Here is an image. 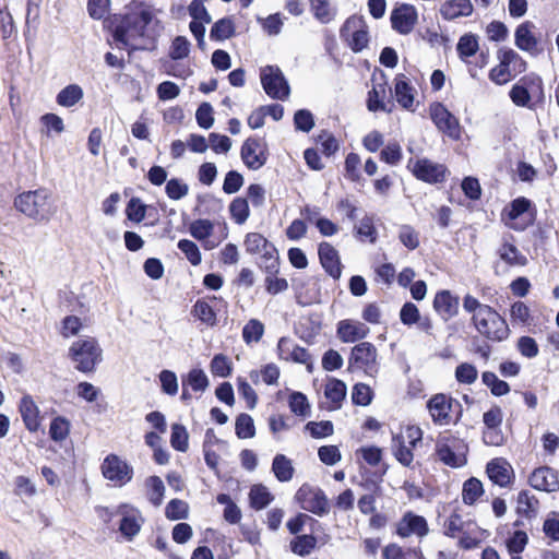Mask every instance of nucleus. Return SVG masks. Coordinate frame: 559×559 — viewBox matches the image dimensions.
Listing matches in <instances>:
<instances>
[{
    "instance_id": "1",
    "label": "nucleus",
    "mask_w": 559,
    "mask_h": 559,
    "mask_svg": "<svg viewBox=\"0 0 559 559\" xmlns=\"http://www.w3.org/2000/svg\"><path fill=\"white\" fill-rule=\"evenodd\" d=\"M153 21V12L142 1L133 0L122 14H114L106 21L114 40L122 47L129 46V40L146 39V28Z\"/></svg>"
},
{
    "instance_id": "2",
    "label": "nucleus",
    "mask_w": 559,
    "mask_h": 559,
    "mask_svg": "<svg viewBox=\"0 0 559 559\" xmlns=\"http://www.w3.org/2000/svg\"><path fill=\"white\" fill-rule=\"evenodd\" d=\"M463 309L472 314V325L487 341L501 343L509 338L510 328L493 307L481 304L476 297L466 294L463 298Z\"/></svg>"
},
{
    "instance_id": "3",
    "label": "nucleus",
    "mask_w": 559,
    "mask_h": 559,
    "mask_svg": "<svg viewBox=\"0 0 559 559\" xmlns=\"http://www.w3.org/2000/svg\"><path fill=\"white\" fill-rule=\"evenodd\" d=\"M14 207L36 222H48L56 212L51 191L43 187L17 194Z\"/></svg>"
},
{
    "instance_id": "4",
    "label": "nucleus",
    "mask_w": 559,
    "mask_h": 559,
    "mask_svg": "<svg viewBox=\"0 0 559 559\" xmlns=\"http://www.w3.org/2000/svg\"><path fill=\"white\" fill-rule=\"evenodd\" d=\"M68 356L75 362L78 371L91 373L103 360V349L95 337L87 336L73 342Z\"/></svg>"
},
{
    "instance_id": "5",
    "label": "nucleus",
    "mask_w": 559,
    "mask_h": 559,
    "mask_svg": "<svg viewBox=\"0 0 559 559\" xmlns=\"http://www.w3.org/2000/svg\"><path fill=\"white\" fill-rule=\"evenodd\" d=\"M467 444L454 436H441L436 442V454L447 466L459 468L467 463Z\"/></svg>"
},
{
    "instance_id": "6",
    "label": "nucleus",
    "mask_w": 559,
    "mask_h": 559,
    "mask_svg": "<svg viewBox=\"0 0 559 559\" xmlns=\"http://www.w3.org/2000/svg\"><path fill=\"white\" fill-rule=\"evenodd\" d=\"M260 81L265 94L272 99L286 100L290 86L278 66H265L260 69Z\"/></svg>"
},
{
    "instance_id": "7",
    "label": "nucleus",
    "mask_w": 559,
    "mask_h": 559,
    "mask_svg": "<svg viewBox=\"0 0 559 559\" xmlns=\"http://www.w3.org/2000/svg\"><path fill=\"white\" fill-rule=\"evenodd\" d=\"M340 36L355 53L362 51L369 44L368 26L361 19L348 17L340 29Z\"/></svg>"
},
{
    "instance_id": "8",
    "label": "nucleus",
    "mask_w": 559,
    "mask_h": 559,
    "mask_svg": "<svg viewBox=\"0 0 559 559\" xmlns=\"http://www.w3.org/2000/svg\"><path fill=\"white\" fill-rule=\"evenodd\" d=\"M504 211L507 217L515 222L511 225V228L518 231H523L528 226L533 225L537 214L533 202L525 197H519L512 200Z\"/></svg>"
},
{
    "instance_id": "9",
    "label": "nucleus",
    "mask_w": 559,
    "mask_h": 559,
    "mask_svg": "<svg viewBox=\"0 0 559 559\" xmlns=\"http://www.w3.org/2000/svg\"><path fill=\"white\" fill-rule=\"evenodd\" d=\"M427 407L435 424L449 425L452 420L451 413L456 412L457 421L462 414V405L445 394H436L427 403Z\"/></svg>"
},
{
    "instance_id": "10",
    "label": "nucleus",
    "mask_w": 559,
    "mask_h": 559,
    "mask_svg": "<svg viewBox=\"0 0 559 559\" xmlns=\"http://www.w3.org/2000/svg\"><path fill=\"white\" fill-rule=\"evenodd\" d=\"M102 474L116 486L122 487L133 478V467L117 454H108L102 463Z\"/></svg>"
},
{
    "instance_id": "11",
    "label": "nucleus",
    "mask_w": 559,
    "mask_h": 559,
    "mask_svg": "<svg viewBox=\"0 0 559 559\" xmlns=\"http://www.w3.org/2000/svg\"><path fill=\"white\" fill-rule=\"evenodd\" d=\"M429 115L439 131L452 140H460L462 128L459 119L442 104L430 105Z\"/></svg>"
},
{
    "instance_id": "12",
    "label": "nucleus",
    "mask_w": 559,
    "mask_h": 559,
    "mask_svg": "<svg viewBox=\"0 0 559 559\" xmlns=\"http://www.w3.org/2000/svg\"><path fill=\"white\" fill-rule=\"evenodd\" d=\"M240 156L249 169L258 170L262 168L269 158L266 142L255 136L248 138L241 145Z\"/></svg>"
},
{
    "instance_id": "13",
    "label": "nucleus",
    "mask_w": 559,
    "mask_h": 559,
    "mask_svg": "<svg viewBox=\"0 0 559 559\" xmlns=\"http://www.w3.org/2000/svg\"><path fill=\"white\" fill-rule=\"evenodd\" d=\"M377 356V348L372 343L361 342L352 348L348 364L362 369L368 376H373L378 372Z\"/></svg>"
},
{
    "instance_id": "14",
    "label": "nucleus",
    "mask_w": 559,
    "mask_h": 559,
    "mask_svg": "<svg viewBox=\"0 0 559 559\" xmlns=\"http://www.w3.org/2000/svg\"><path fill=\"white\" fill-rule=\"evenodd\" d=\"M413 159H409L408 168H411L412 174L418 180L430 185L445 181L448 169L444 165L435 163L426 157L416 159L411 167Z\"/></svg>"
},
{
    "instance_id": "15",
    "label": "nucleus",
    "mask_w": 559,
    "mask_h": 559,
    "mask_svg": "<svg viewBox=\"0 0 559 559\" xmlns=\"http://www.w3.org/2000/svg\"><path fill=\"white\" fill-rule=\"evenodd\" d=\"M417 19L416 8L408 3L395 7L390 15L392 28L401 35L409 34L414 29Z\"/></svg>"
},
{
    "instance_id": "16",
    "label": "nucleus",
    "mask_w": 559,
    "mask_h": 559,
    "mask_svg": "<svg viewBox=\"0 0 559 559\" xmlns=\"http://www.w3.org/2000/svg\"><path fill=\"white\" fill-rule=\"evenodd\" d=\"M428 533L429 527L427 520L423 515L412 511L405 512L396 524V534L402 538L409 537L411 535L424 537Z\"/></svg>"
},
{
    "instance_id": "17",
    "label": "nucleus",
    "mask_w": 559,
    "mask_h": 559,
    "mask_svg": "<svg viewBox=\"0 0 559 559\" xmlns=\"http://www.w3.org/2000/svg\"><path fill=\"white\" fill-rule=\"evenodd\" d=\"M559 473L549 466L536 467L528 476V484L538 491L556 492L559 490Z\"/></svg>"
},
{
    "instance_id": "18",
    "label": "nucleus",
    "mask_w": 559,
    "mask_h": 559,
    "mask_svg": "<svg viewBox=\"0 0 559 559\" xmlns=\"http://www.w3.org/2000/svg\"><path fill=\"white\" fill-rule=\"evenodd\" d=\"M277 353L281 359L294 361L307 366L309 372L312 371V361L309 352L288 337H281L277 343Z\"/></svg>"
},
{
    "instance_id": "19",
    "label": "nucleus",
    "mask_w": 559,
    "mask_h": 559,
    "mask_svg": "<svg viewBox=\"0 0 559 559\" xmlns=\"http://www.w3.org/2000/svg\"><path fill=\"white\" fill-rule=\"evenodd\" d=\"M310 492L311 490L307 491L305 486L298 489L296 498L298 501L302 502L301 508L318 516L325 515L330 510V504L325 492L322 489H317L312 492L310 498H307V495Z\"/></svg>"
},
{
    "instance_id": "20",
    "label": "nucleus",
    "mask_w": 559,
    "mask_h": 559,
    "mask_svg": "<svg viewBox=\"0 0 559 559\" xmlns=\"http://www.w3.org/2000/svg\"><path fill=\"white\" fill-rule=\"evenodd\" d=\"M319 261L323 270L334 280L342 275V263L338 251L326 241H322L318 247Z\"/></svg>"
},
{
    "instance_id": "21",
    "label": "nucleus",
    "mask_w": 559,
    "mask_h": 559,
    "mask_svg": "<svg viewBox=\"0 0 559 559\" xmlns=\"http://www.w3.org/2000/svg\"><path fill=\"white\" fill-rule=\"evenodd\" d=\"M322 325L321 316L317 312H311L302 316L295 323L296 335L308 344H312L316 336L320 333Z\"/></svg>"
},
{
    "instance_id": "22",
    "label": "nucleus",
    "mask_w": 559,
    "mask_h": 559,
    "mask_svg": "<svg viewBox=\"0 0 559 559\" xmlns=\"http://www.w3.org/2000/svg\"><path fill=\"white\" fill-rule=\"evenodd\" d=\"M369 328L358 321L344 319L337 322L336 336L343 343H356L367 337Z\"/></svg>"
},
{
    "instance_id": "23",
    "label": "nucleus",
    "mask_w": 559,
    "mask_h": 559,
    "mask_svg": "<svg viewBox=\"0 0 559 559\" xmlns=\"http://www.w3.org/2000/svg\"><path fill=\"white\" fill-rule=\"evenodd\" d=\"M459 297L450 290L443 289L438 292L433 298V309L443 321H448L459 313Z\"/></svg>"
},
{
    "instance_id": "24",
    "label": "nucleus",
    "mask_w": 559,
    "mask_h": 559,
    "mask_svg": "<svg viewBox=\"0 0 559 559\" xmlns=\"http://www.w3.org/2000/svg\"><path fill=\"white\" fill-rule=\"evenodd\" d=\"M486 473L489 479L500 487H508L511 484L513 474L511 465L503 459H492L487 463Z\"/></svg>"
},
{
    "instance_id": "25",
    "label": "nucleus",
    "mask_w": 559,
    "mask_h": 559,
    "mask_svg": "<svg viewBox=\"0 0 559 559\" xmlns=\"http://www.w3.org/2000/svg\"><path fill=\"white\" fill-rule=\"evenodd\" d=\"M19 411L27 430L34 432L39 428V409L33 397L25 394L19 404Z\"/></svg>"
},
{
    "instance_id": "26",
    "label": "nucleus",
    "mask_w": 559,
    "mask_h": 559,
    "mask_svg": "<svg viewBox=\"0 0 559 559\" xmlns=\"http://www.w3.org/2000/svg\"><path fill=\"white\" fill-rule=\"evenodd\" d=\"M533 27L534 24L530 21L520 24L514 33V41L519 49L531 53H536L538 40L532 33Z\"/></svg>"
},
{
    "instance_id": "27",
    "label": "nucleus",
    "mask_w": 559,
    "mask_h": 559,
    "mask_svg": "<svg viewBox=\"0 0 559 559\" xmlns=\"http://www.w3.org/2000/svg\"><path fill=\"white\" fill-rule=\"evenodd\" d=\"M509 96L514 105L528 109H535V104H532V92L528 75L523 76L511 87Z\"/></svg>"
},
{
    "instance_id": "28",
    "label": "nucleus",
    "mask_w": 559,
    "mask_h": 559,
    "mask_svg": "<svg viewBox=\"0 0 559 559\" xmlns=\"http://www.w3.org/2000/svg\"><path fill=\"white\" fill-rule=\"evenodd\" d=\"M354 237L360 242L376 243L378 230L372 215L366 214L353 228Z\"/></svg>"
},
{
    "instance_id": "29",
    "label": "nucleus",
    "mask_w": 559,
    "mask_h": 559,
    "mask_svg": "<svg viewBox=\"0 0 559 559\" xmlns=\"http://www.w3.org/2000/svg\"><path fill=\"white\" fill-rule=\"evenodd\" d=\"M473 12V5L469 0H448L440 9L444 20H454L460 16H468Z\"/></svg>"
},
{
    "instance_id": "30",
    "label": "nucleus",
    "mask_w": 559,
    "mask_h": 559,
    "mask_svg": "<svg viewBox=\"0 0 559 559\" xmlns=\"http://www.w3.org/2000/svg\"><path fill=\"white\" fill-rule=\"evenodd\" d=\"M313 17L321 24H329L335 20L337 8L330 0H309Z\"/></svg>"
},
{
    "instance_id": "31",
    "label": "nucleus",
    "mask_w": 559,
    "mask_h": 559,
    "mask_svg": "<svg viewBox=\"0 0 559 559\" xmlns=\"http://www.w3.org/2000/svg\"><path fill=\"white\" fill-rule=\"evenodd\" d=\"M394 95L396 102L405 109H409L414 104V88L404 74L395 78Z\"/></svg>"
},
{
    "instance_id": "32",
    "label": "nucleus",
    "mask_w": 559,
    "mask_h": 559,
    "mask_svg": "<svg viewBox=\"0 0 559 559\" xmlns=\"http://www.w3.org/2000/svg\"><path fill=\"white\" fill-rule=\"evenodd\" d=\"M346 384L340 379H332L324 388L325 397L332 403L330 409L336 411L342 407V402L346 396Z\"/></svg>"
},
{
    "instance_id": "33",
    "label": "nucleus",
    "mask_w": 559,
    "mask_h": 559,
    "mask_svg": "<svg viewBox=\"0 0 559 559\" xmlns=\"http://www.w3.org/2000/svg\"><path fill=\"white\" fill-rule=\"evenodd\" d=\"M272 472L278 481L287 483L292 480L295 468L285 454H276L272 461Z\"/></svg>"
},
{
    "instance_id": "34",
    "label": "nucleus",
    "mask_w": 559,
    "mask_h": 559,
    "mask_svg": "<svg viewBox=\"0 0 559 559\" xmlns=\"http://www.w3.org/2000/svg\"><path fill=\"white\" fill-rule=\"evenodd\" d=\"M391 449L394 457L406 467L412 465L414 460L413 447L405 444L403 435H393Z\"/></svg>"
},
{
    "instance_id": "35",
    "label": "nucleus",
    "mask_w": 559,
    "mask_h": 559,
    "mask_svg": "<svg viewBox=\"0 0 559 559\" xmlns=\"http://www.w3.org/2000/svg\"><path fill=\"white\" fill-rule=\"evenodd\" d=\"M84 96L83 88L78 84H69L56 96L59 106L70 108L76 105Z\"/></svg>"
},
{
    "instance_id": "36",
    "label": "nucleus",
    "mask_w": 559,
    "mask_h": 559,
    "mask_svg": "<svg viewBox=\"0 0 559 559\" xmlns=\"http://www.w3.org/2000/svg\"><path fill=\"white\" fill-rule=\"evenodd\" d=\"M209 384L210 381L206 373L200 368L191 369L181 378V385L191 388L194 392H204Z\"/></svg>"
},
{
    "instance_id": "37",
    "label": "nucleus",
    "mask_w": 559,
    "mask_h": 559,
    "mask_svg": "<svg viewBox=\"0 0 559 559\" xmlns=\"http://www.w3.org/2000/svg\"><path fill=\"white\" fill-rule=\"evenodd\" d=\"M274 497L270 492V490L262 484L253 485L249 491V501L250 507L253 510H262L266 508L272 501Z\"/></svg>"
},
{
    "instance_id": "38",
    "label": "nucleus",
    "mask_w": 559,
    "mask_h": 559,
    "mask_svg": "<svg viewBox=\"0 0 559 559\" xmlns=\"http://www.w3.org/2000/svg\"><path fill=\"white\" fill-rule=\"evenodd\" d=\"M191 314L209 326H214L217 323L216 312L205 299H198L194 302Z\"/></svg>"
},
{
    "instance_id": "39",
    "label": "nucleus",
    "mask_w": 559,
    "mask_h": 559,
    "mask_svg": "<svg viewBox=\"0 0 559 559\" xmlns=\"http://www.w3.org/2000/svg\"><path fill=\"white\" fill-rule=\"evenodd\" d=\"M234 35L235 24L234 21L228 16L217 20L210 31V38L215 41L229 39Z\"/></svg>"
},
{
    "instance_id": "40",
    "label": "nucleus",
    "mask_w": 559,
    "mask_h": 559,
    "mask_svg": "<svg viewBox=\"0 0 559 559\" xmlns=\"http://www.w3.org/2000/svg\"><path fill=\"white\" fill-rule=\"evenodd\" d=\"M257 262L259 267L266 274L276 275L280 271V257L275 246H269Z\"/></svg>"
},
{
    "instance_id": "41",
    "label": "nucleus",
    "mask_w": 559,
    "mask_h": 559,
    "mask_svg": "<svg viewBox=\"0 0 559 559\" xmlns=\"http://www.w3.org/2000/svg\"><path fill=\"white\" fill-rule=\"evenodd\" d=\"M146 495L150 502L158 507L162 504L164 495H165V486L159 476L153 475L145 479Z\"/></svg>"
},
{
    "instance_id": "42",
    "label": "nucleus",
    "mask_w": 559,
    "mask_h": 559,
    "mask_svg": "<svg viewBox=\"0 0 559 559\" xmlns=\"http://www.w3.org/2000/svg\"><path fill=\"white\" fill-rule=\"evenodd\" d=\"M498 59L500 62L497 67L492 68L489 71V79L498 85H503V84L508 83L511 79V69H510L509 61L504 60V49L503 48H501L498 51Z\"/></svg>"
},
{
    "instance_id": "43",
    "label": "nucleus",
    "mask_w": 559,
    "mask_h": 559,
    "mask_svg": "<svg viewBox=\"0 0 559 559\" xmlns=\"http://www.w3.org/2000/svg\"><path fill=\"white\" fill-rule=\"evenodd\" d=\"M288 406L296 416L307 418L310 416V403L306 394L299 391H293L288 397Z\"/></svg>"
},
{
    "instance_id": "44",
    "label": "nucleus",
    "mask_w": 559,
    "mask_h": 559,
    "mask_svg": "<svg viewBox=\"0 0 559 559\" xmlns=\"http://www.w3.org/2000/svg\"><path fill=\"white\" fill-rule=\"evenodd\" d=\"M317 537L312 534H304L297 535L289 544L290 550L300 556L306 557L311 554V551L317 546Z\"/></svg>"
},
{
    "instance_id": "45",
    "label": "nucleus",
    "mask_w": 559,
    "mask_h": 559,
    "mask_svg": "<svg viewBox=\"0 0 559 559\" xmlns=\"http://www.w3.org/2000/svg\"><path fill=\"white\" fill-rule=\"evenodd\" d=\"M484 495L481 481L476 477H469L463 484L462 499L467 506H473Z\"/></svg>"
},
{
    "instance_id": "46",
    "label": "nucleus",
    "mask_w": 559,
    "mask_h": 559,
    "mask_svg": "<svg viewBox=\"0 0 559 559\" xmlns=\"http://www.w3.org/2000/svg\"><path fill=\"white\" fill-rule=\"evenodd\" d=\"M481 381L493 396H503L511 390L509 383L499 379L492 371H484L481 373Z\"/></svg>"
},
{
    "instance_id": "47",
    "label": "nucleus",
    "mask_w": 559,
    "mask_h": 559,
    "mask_svg": "<svg viewBox=\"0 0 559 559\" xmlns=\"http://www.w3.org/2000/svg\"><path fill=\"white\" fill-rule=\"evenodd\" d=\"M478 48V37L472 33L461 36L456 45L457 55L462 60L475 56Z\"/></svg>"
},
{
    "instance_id": "48",
    "label": "nucleus",
    "mask_w": 559,
    "mask_h": 559,
    "mask_svg": "<svg viewBox=\"0 0 559 559\" xmlns=\"http://www.w3.org/2000/svg\"><path fill=\"white\" fill-rule=\"evenodd\" d=\"M538 500L530 495L527 490H521L518 496V514L531 519L536 515Z\"/></svg>"
},
{
    "instance_id": "49",
    "label": "nucleus",
    "mask_w": 559,
    "mask_h": 559,
    "mask_svg": "<svg viewBox=\"0 0 559 559\" xmlns=\"http://www.w3.org/2000/svg\"><path fill=\"white\" fill-rule=\"evenodd\" d=\"M235 433L239 439H249L254 437V421L249 414L241 413L236 417Z\"/></svg>"
},
{
    "instance_id": "50",
    "label": "nucleus",
    "mask_w": 559,
    "mask_h": 559,
    "mask_svg": "<svg viewBox=\"0 0 559 559\" xmlns=\"http://www.w3.org/2000/svg\"><path fill=\"white\" fill-rule=\"evenodd\" d=\"M304 429L313 439L328 438L334 432V426L331 420L308 421Z\"/></svg>"
},
{
    "instance_id": "51",
    "label": "nucleus",
    "mask_w": 559,
    "mask_h": 559,
    "mask_svg": "<svg viewBox=\"0 0 559 559\" xmlns=\"http://www.w3.org/2000/svg\"><path fill=\"white\" fill-rule=\"evenodd\" d=\"M269 246H273L265 237L259 233H249L245 238L246 251L250 254H262Z\"/></svg>"
},
{
    "instance_id": "52",
    "label": "nucleus",
    "mask_w": 559,
    "mask_h": 559,
    "mask_svg": "<svg viewBox=\"0 0 559 559\" xmlns=\"http://www.w3.org/2000/svg\"><path fill=\"white\" fill-rule=\"evenodd\" d=\"M229 212L235 223L242 225L250 215L248 200L240 197L235 198L229 204Z\"/></svg>"
},
{
    "instance_id": "53",
    "label": "nucleus",
    "mask_w": 559,
    "mask_h": 559,
    "mask_svg": "<svg viewBox=\"0 0 559 559\" xmlns=\"http://www.w3.org/2000/svg\"><path fill=\"white\" fill-rule=\"evenodd\" d=\"M210 370L213 376L227 378L231 374L233 364L224 354H216L211 360Z\"/></svg>"
},
{
    "instance_id": "54",
    "label": "nucleus",
    "mask_w": 559,
    "mask_h": 559,
    "mask_svg": "<svg viewBox=\"0 0 559 559\" xmlns=\"http://www.w3.org/2000/svg\"><path fill=\"white\" fill-rule=\"evenodd\" d=\"M165 515L170 521L185 520L189 515V506L181 499H171L165 508Z\"/></svg>"
},
{
    "instance_id": "55",
    "label": "nucleus",
    "mask_w": 559,
    "mask_h": 559,
    "mask_svg": "<svg viewBox=\"0 0 559 559\" xmlns=\"http://www.w3.org/2000/svg\"><path fill=\"white\" fill-rule=\"evenodd\" d=\"M189 435L186 427L181 424L171 425L170 444L179 452H186L188 450Z\"/></svg>"
},
{
    "instance_id": "56",
    "label": "nucleus",
    "mask_w": 559,
    "mask_h": 559,
    "mask_svg": "<svg viewBox=\"0 0 559 559\" xmlns=\"http://www.w3.org/2000/svg\"><path fill=\"white\" fill-rule=\"evenodd\" d=\"M70 432V421L62 417H55L49 426V436L56 442L63 441Z\"/></svg>"
},
{
    "instance_id": "57",
    "label": "nucleus",
    "mask_w": 559,
    "mask_h": 559,
    "mask_svg": "<svg viewBox=\"0 0 559 559\" xmlns=\"http://www.w3.org/2000/svg\"><path fill=\"white\" fill-rule=\"evenodd\" d=\"M190 48L191 44L186 36H176L171 41L168 56L174 61L185 59L189 56Z\"/></svg>"
},
{
    "instance_id": "58",
    "label": "nucleus",
    "mask_w": 559,
    "mask_h": 559,
    "mask_svg": "<svg viewBox=\"0 0 559 559\" xmlns=\"http://www.w3.org/2000/svg\"><path fill=\"white\" fill-rule=\"evenodd\" d=\"M499 255L510 265H524L526 263V258L520 253L518 248L507 241L499 249Z\"/></svg>"
},
{
    "instance_id": "59",
    "label": "nucleus",
    "mask_w": 559,
    "mask_h": 559,
    "mask_svg": "<svg viewBox=\"0 0 559 559\" xmlns=\"http://www.w3.org/2000/svg\"><path fill=\"white\" fill-rule=\"evenodd\" d=\"M384 93L385 87L383 84H380L378 87L374 86L372 90L368 92L367 108L369 111H390V109L386 108L383 98L381 97V94L384 95Z\"/></svg>"
},
{
    "instance_id": "60",
    "label": "nucleus",
    "mask_w": 559,
    "mask_h": 559,
    "mask_svg": "<svg viewBox=\"0 0 559 559\" xmlns=\"http://www.w3.org/2000/svg\"><path fill=\"white\" fill-rule=\"evenodd\" d=\"M264 333V325L257 319H250L242 328V338L245 343L259 342Z\"/></svg>"
},
{
    "instance_id": "61",
    "label": "nucleus",
    "mask_w": 559,
    "mask_h": 559,
    "mask_svg": "<svg viewBox=\"0 0 559 559\" xmlns=\"http://www.w3.org/2000/svg\"><path fill=\"white\" fill-rule=\"evenodd\" d=\"M399 240L408 250H415L419 247V233L411 225L404 224L399 229Z\"/></svg>"
},
{
    "instance_id": "62",
    "label": "nucleus",
    "mask_w": 559,
    "mask_h": 559,
    "mask_svg": "<svg viewBox=\"0 0 559 559\" xmlns=\"http://www.w3.org/2000/svg\"><path fill=\"white\" fill-rule=\"evenodd\" d=\"M147 206L140 198L133 197L129 200L126 207V215L129 221L140 223L145 218Z\"/></svg>"
},
{
    "instance_id": "63",
    "label": "nucleus",
    "mask_w": 559,
    "mask_h": 559,
    "mask_svg": "<svg viewBox=\"0 0 559 559\" xmlns=\"http://www.w3.org/2000/svg\"><path fill=\"white\" fill-rule=\"evenodd\" d=\"M165 192L171 200H181L189 193V186L182 179L171 178L166 181Z\"/></svg>"
},
{
    "instance_id": "64",
    "label": "nucleus",
    "mask_w": 559,
    "mask_h": 559,
    "mask_svg": "<svg viewBox=\"0 0 559 559\" xmlns=\"http://www.w3.org/2000/svg\"><path fill=\"white\" fill-rule=\"evenodd\" d=\"M214 225L211 221L199 218L190 224L189 231L197 240H204L213 234Z\"/></svg>"
}]
</instances>
